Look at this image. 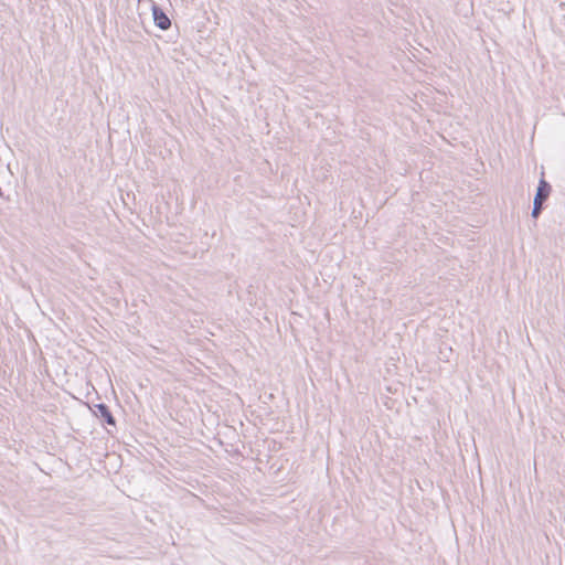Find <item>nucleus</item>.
<instances>
[{"label": "nucleus", "mask_w": 565, "mask_h": 565, "mask_svg": "<svg viewBox=\"0 0 565 565\" xmlns=\"http://www.w3.org/2000/svg\"><path fill=\"white\" fill-rule=\"evenodd\" d=\"M551 191H552L551 184L544 179V177H542L539 181V185L536 188V193H535L534 200H533V207H532V212H531V216L533 218L536 220L541 215V213L544 209V203L550 198Z\"/></svg>", "instance_id": "f257e3e1"}, {"label": "nucleus", "mask_w": 565, "mask_h": 565, "mask_svg": "<svg viewBox=\"0 0 565 565\" xmlns=\"http://www.w3.org/2000/svg\"><path fill=\"white\" fill-rule=\"evenodd\" d=\"M153 20L158 28L161 30H167L170 28L171 22L170 19L166 15L163 11H161L158 7H153Z\"/></svg>", "instance_id": "f03ea898"}, {"label": "nucleus", "mask_w": 565, "mask_h": 565, "mask_svg": "<svg viewBox=\"0 0 565 565\" xmlns=\"http://www.w3.org/2000/svg\"><path fill=\"white\" fill-rule=\"evenodd\" d=\"M95 415L104 419L108 425L115 426V418L105 404H98L95 406Z\"/></svg>", "instance_id": "7ed1b4c3"}, {"label": "nucleus", "mask_w": 565, "mask_h": 565, "mask_svg": "<svg viewBox=\"0 0 565 565\" xmlns=\"http://www.w3.org/2000/svg\"><path fill=\"white\" fill-rule=\"evenodd\" d=\"M447 352L451 353V352H452L451 348H446L445 350L440 349V355H441L446 361H448V354H447Z\"/></svg>", "instance_id": "20e7f679"}]
</instances>
